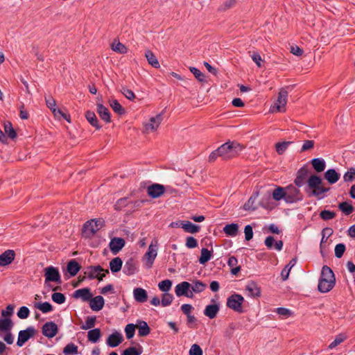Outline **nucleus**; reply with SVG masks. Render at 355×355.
<instances>
[{
  "instance_id": "23",
  "label": "nucleus",
  "mask_w": 355,
  "mask_h": 355,
  "mask_svg": "<svg viewBox=\"0 0 355 355\" xmlns=\"http://www.w3.org/2000/svg\"><path fill=\"white\" fill-rule=\"evenodd\" d=\"M133 295L135 300L139 303H144L146 302L148 299L146 291L141 288H135L133 291Z\"/></svg>"
},
{
  "instance_id": "55",
  "label": "nucleus",
  "mask_w": 355,
  "mask_h": 355,
  "mask_svg": "<svg viewBox=\"0 0 355 355\" xmlns=\"http://www.w3.org/2000/svg\"><path fill=\"white\" fill-rule=\"evenodd\" d=\"M121 92L127 99L130 101H133L135 98L134 92L126 87H122L121 89Z\"/></svg>"
},
{
  "instance_id": "46",
  "label": "nucleus",
  "mask_w": 355,
  "mask_h": 355,
  "mask_svg": "<svg viewBox=\"0 0 355 355\" xmlns=\"http://www.w3.org/2000/svg\"><path fill=\"white\" fill-rule=\"evenodd\" d=\"M338 208L346 215H349L353 211L354 207L347 202H343L338 205Z\"/></svg>"
},
{
  "instance_id": "49",
  "label": "nucleus",
  "mask_w": 355,
  "mask_h": 355,
  "mask_svg": "<svg viewBox=\"0 0 355 355\" xmlns=\"http://www.w3.org/2000/svg\"><path fill=\"white\" fill-rule=\"evenodd\" d=\"M192 293H199L202 292L205 288L206 284L202 283V282L197 281L196 282L193 286H191Z\"/></svg>"
},
{
  "instance_id": "32",
  "label": "nucleus",
  "mask_w": 355,
  "mask_h": 355,
  "mask_svg": "<svg viewBox=\"0 0 355 355\" xmlns=\"http://www.w3.org/2000/svg\"><path fill=\"white\" fill-rule=\"evenodd\" d=\"M85 117L87 121L92 126L95 127L96 130H100L101 128V125H99L98 119L94 112L87 111L85 113Z\"/></svg>"
},
{
  "instance_id": "2",
  "label": "nucleus",
  "mask_w": 355,
  "mask_h": 355,
  "mask_svg": "<svg viewBox=\"0 0 355 355\" xmlns=\"http://www.w3.org/2000/svg\"><path fill=\"white\" fill-rule=\"evenodd\" d=\"M244 146L236 141H227L218 147L220 157L224 160L230 159L239 155Z\"/></svg>"
},
{
  "instance_id": "51",
  "label": "nucleus",
  "mask_w": 355,
  "mask_h": 355,
  "mask_svg": "<svg viewBox=\"0 0 355 355\" xmlns=\"http://www.w3.org/2000/svg\"><path fill=\"white\" fill-rule=\"evenodd\" d=\"M355 179V168L351 167L349 170L344 174L343 180L346 182H352Z\"/></svg>"
},
{
  "instance_id": "20",
  "label": "nucleus",
  "mask_w": 355,
  "mask_h": 355,
  "mask_svg": "<svg viewBox=\"0 0 355 355\" xmlns=\"http://www.w3.org/2000/svg\"><path fill=\"white\" fill-rule=\"evenodd\" d=\"M89 301H90V308L92 309V310L94 311H101L103 308L105 304L104 299L101 295H98L93 298H91Z\"/></svg>"
},
{
  "instance_id": "25",
  "label": "nucleus",
  "mask_w": 355,
  "mask_h": 355,
  "mask_svg": "<svg viewBox=\"0 0 355 355\" xmlns=\"http://www.w3.org/2000/svg\"><path fill=\"white\" fill-rule=\"evenodd\" d=\"M245 290L248 291V295L251 297H256L260 296V288L254 282H249L245 286Z\"/></svg>"
},
{
  "instance_id": "6",
  "label": "nucleus",
  "mask_w": 355,
  "mask_h": 355,
  "mask_svg": "<svg viewBox=\"0 0 355 355\" xmlns=\"http://www.w3.org/2000/svg\"><path fill=\"white\" fill-rule=\"evenodd\" d=\"M288 92L286 88H282L278 94L277 101L270 108L272 112H284L287 103Z\"/></svg>"
},
{
  "instance_id": "7",
  "label": "nucleus",
  "mask_w": 355,
  "mask_h": 355,
  "mask_svg": "<svg viewBox=\"0 0 355 355\" xmlns=\"http://www.w3.org/2000/svg\"><path fill=\"white\" fill-rule=\"evenodd\" d=\"M108 270H104L101 266H91L85 269V275L90 279H97L102 281L106 274H108Z\"/></svg>"
},
{
  "instance_id": "28",
  "label": "nucleus",
  "mask_w": 355,
  "mask_h": 355,
  "mask_svg": "<svg viewBox=\"0 0 355 355\" xmlns=\"http://www.w3.org/2000/svg\"><path fill=\"white\" fill-rule=\"evenodd\" d=\"M80 269V266L78 263L73 259L71 260L67 266V270L69 273L70 277H74L78 272Z\"/></svg>"
},
{
  "instance_id": "40",
  "label": "nucleus",
  "mask_w": 355,
  "mask_h": 355,
  "mask_svg": "<svg viewBox=\"0 0 355 355\" xmlns=\"http://www.w3.org/2000/svg\"><path fill=\"white\" fill-rule=\"evenodd\" d=\"M4 131L8 137L10 139H15L17 137V133L12 127V123L10 121H7L4 123Z\"/></svg>"
},
{
  "instance_id": "24",
  "label": "nucleus",
  "mask_w": 355,
  "mask_h": 355,
  "mask_svg": "<svg viewBox=\"0 0 355 355\" xmlns=\"http://www.w3.org/2000/svg\"><path fill=\"white\" fill-rule=\"evenodd\" d=\"M340 174L335 169H328L324 173L325 180L331 184H335L340 179Z\"/></svg>"
},
{
  "instance_id": "18",
  "label": "nucleus",
  "mask_w": 355,
  "mask_h": 355,
  "mask_svg": "<svg viewBox=\"0 0 355 355\" xmlns=\"http://www.w3.org/2000/svg\"><path fill=\"white\" fill-rule=\"evenodd\" d=\"M15 253L12 250H7L3 253L0 254V266H6L14 260Z\"/></svg>"
},
{
  "instance_id": "48",
  "label": "nucleus",
  "mask_w": 355,
  "mask_h": 355,
  "mask_svg": "<svg viewBox=\"0 0 355 355\" xmlns=\"http://www.w3.org/2000/svg\"><path fill=\"white\" fill-rule=\"evenodd\" d=\"M53 114L54 116L58 119H64L69 123L71 122L70 115L67 113L63 112L60 109H57V108L54 109Z\"/></svg>"
},
{
  "instance_id": "63",
  "label": "nucleus",
  "mask_w": 355,
  "mask_h": 355,
  "mask_svg": "<svg viewBox=\"0 0 355 355\" xmlns=\"http://www.w3.org/2000/svg\"><path fill=\"white\" fill-rule=\"evenodd\" d=\"M141 354V351L137 349L135 347H130L125 349L122 355H140Z\"/></svg>"
},
{
  "instance_id": "47",
  "label": "nucleus",
  "mask_w": 355,
  "mask_h": 355,
  "mask_svg": "<svg viewBox=\"0 0 355 355\" xmlns=\"http://www.w3.org/2000/svg\"><path fill=\"white\" fill-rule=\"evenodd\" d=\"M171 286L172 282L169 279L163 280L158 284L159 289L164 293H168L171 290Z\"/></svg>"
},
{
  "instance_id": "8",
  "label": "nucleus",
  "mask_w": 355,
  "mask_h": 355,
  "mask_svg": "<svg viewBox=\"0 0 355 355\" xmlns=\"http://www.w3.org/2000/svg\"><path fill=\"white\" fill-rule=\"evenodd\" d=\"M244 298L239 294H233L230 295L227 300V306L239 313H243V303Z\"/></svg>"
},
{
  "instance_id": "37",
  "label": "nucleus",
  "mask_w": 355,
  "mask_h": 355,
  "mask_svg": "<svg viewBox=\"0 0 355 355\" xmlns=\"http://www.w3.org/2000/svg\"><path fill=\"white\" fill-rule=\"evenodd\" d=\"M311 164L316 172H322L325 169L326 164L323 159L314 158L311 160Z\"/></svg>"
},
{
  "instance_id": "50",
  "label": "nucleus",
  "mask_w": 355,
  "mask_h": 355,
  "mask_svg": "<svg viewBox=\"0 0 355 355\" xmlns=\"http://www.w3.org/2000/svg\"><path fill=\"white\" fill-rule=\"evenodd\" d=\"M346 338L347 337L345 334H339V335L336 336L335 339L334 340V341H332L329 344V349L335 348L336 346H338V345L342 343L346 339Z\"/></svg>"
},
{
  "instance_id": "27",
  "label": "nucleus",
  "mask_w": 355,
  "mask_h": 355,
  "mask_svg": "<svg viewBox=\"0 0 355 355\" xmlns=\"http://www.w3.org/2000/svg\"><path fill=\"white\" fill-rule=\"evenodd\" d=\"M219 311V306L216 304L207 305L205 310L204 314L210 319L214 318Z\"/></svg>"
},
{
  "instance_id": "52",
  "label": "nucleus",
  "mask_w": 355,
  "mask_h": 355,
  "mask_svg": "<svg viewBox=\"0 0 355 355\" xmlns=\"http://www.w3.org/2000/svg\"><path fill=\"white\" fill-rule=\"evenodd\" d=\"M136 324H128L125 327L126 338L130 339L135 336Z\"/></svg>"
},
{
  "instance_id": "29",
  "label": "nucleus",
  "mask_w": 355,
  "mask_h": 355,
  "mask_svg": "<svg viewBox=\"0 0 355 355\" xmlns=\"http://www.w3.org/2000/svg\"><path fill=\"white\" fill-rule=\"evenodd\" d=\"M223 232L227 236L234 237L236 236L239 232V225L236 223L226 225L223 227Z\"/></svg>"
},
{
  "instance_id": "19",
  "label": "nucleus",
  "mask_w": 355,
  "mask_h": 355,
  "mask_svg": "<svg viewBox=\"0 0 355 355\" xmlns=\"http://www.w3.org/2000/svg\"><path fill=\"white\" fill-rule=\"evenodd\" d=\"M123 341L122 335L117 331L110 335L107 339V345L111 347H115L119 345Z\"/></svg>"
},
{
  "instance_id": "16",
  "label": "nucleus",
  "mask_w": 355,
  "mask_h": 355,
  "mask_svg": "<svg viewBox=\"0 0 355 355\" xmlns=\"http://www.w3.org/2000/svg\"><path fill=\"white\" fill-rule=\"evenodd\" d=\"M148 194L153 198H156L161 196L165 191L164 187L162 184H154L149 186L147 189Z\"/></svg>"
},
{
  "instance_id": "34",
  "label": "nucleus",
  "mask_w": 355,
  "mask_h": 355,
  "mask_svg": "<svg viewBox=\"0 0 355 355\" xmlns=\"http://www.w3.org/2000/svg\"><path fill=\"white\" fill-rule=\"evenodd\" d=\"M109 104L113 111L116 114L123 115L125 113V109L121 106L117 100L110 99Z\"/></svg>"
},
{
  "instance_id": "26",
  "label": "nucleus",
  "mask_w": 355,
  "mask_h": 355,
  "mask_svg": "<svg viewBox=\"0 0 355 355\" xmlns=\"http://www.w3.org/2000/svg\"><path fill=\"white\" fill-rule=\"evenodd\" d=\"M136 327L138 329V334L139 336H146L150 332V329L147 322L144 320H137Z\"/></svg>"
},
{
  "instance_id": "42",
  "label": "nucleus",
  "mask_w": 355,
  "mask_h": 355,
  "mask_svg": "<svg viewBox=\"0 0 355 355\" xmlns=\"http://www.w3.org/2000/svg\"><path fill=\"white\" fill-rule=\"evenodd\" d=\"M211 257V252L207 248H202L201 250V254L199 258V263L200 264H205L210 260Z\"/></svg>"
},
{
  "instance_id": "17",
  "label": "nucleus",
  "mask_w": 355,
  "mask_h": 355,
  "mask_svg": "<svg viewBox=\"0 0 355 355\" xmlns=\"http://www.w3.org/2000/svg\"><path fill=\"white\" fill-rule=\"evenodd\" d=\"M73 297L76 299H81L83 302H87L92 298V294L89 288H84L75 291Z\"/></svg>"
},
{
  "instance_id": "59",
  "label": "nucleus",
  "mask_w": 355,
  "mask_h": 355,
  "mask_svg": "<svg viewBox=\"0 0 355 355\" xmlns=\"http://www.w3.org/2000/svg\"><path fill=\"white\" fill-rule=\"evenodd\" d=\"M320 216L324 220H330L336 216V213L329 210H323L320 212Z\"/></svg>"
},
{
  "instance_id": "64",
  "label": "nucleus",
  "mask_w": 355,
  "mask_h": 355,
  "mask_svg": "<svg viewBox=\"0 0 355 355\" xmlns=\"http://www.w3.org/2000/svg\"><path fill=\"white\" fill-rule=\"evenodd\" d=\"M189 355H202V350L197 344H193L189 350Z\"/></svg>"
},
{
  "instance_id": "43",
  "label": "nucleus",
  "mask_w": 355,
  "mask_h": 355,
  "mask_svg": "<svg viewBox=\"0 0 355 355\" xmlns=\"http://www.w3.org/2000/svg\"><path fill=\"white\" fill-rule=\"evenodd\" d=\"M35 307L40 310L42 313H46L51 312L53 310L52 305L47 302L42 303H37L35 305Z\"/></svg>"
},
{
  "instance_id": "45",
  "label": "nucleus",
  "mask_w": 355,
  "mask_h": 355,
  "mask_svg": "<svg viewBox=\"0 0 355 355\" xmlns=\"http://www.w3.org/2000/svg\"><path fill=\"white\" fill-rule=\"evenodd\" d=\"M292 144V141H282L279 142L275 144L276 151L279 155H282L286 150L288 148V146Z\"/></svg>"
},
{
  "instance_id": "33",
  "label": "nucleus",
  "mask_w": 355,
  "mask_h": 355,
  "mask_svg": "<svg viewBox=\"0 0 355 355\" xmlns=\"http://www.w3.org/2000/svg\"><path fill=\"white\" fill-rule=\"evenodd\" d=\"M123 265L122 259L120 257H115L110 261V268L112 272H117L121 270Z\"/></svg>"
},
{
  "instance_id": "57",
  "label": "nucleus",
  "mask_w": 355,
  "mask_h": 355,
  "mask_svg": "<svg viewBox=\"0 0 355 355\" xmlns=\"http://www.w3.org/2000/svg\"><path fill=\"white\" fill-rule=\"evenodd\" d=\"M51 298L54 302L60 304H63L66 300L64 295L61 293H53Z\"/></svg>"
},
{
  "instance_id": "22",
  "label": "nucleus",
  "mask_w": 355,
  "mask_h": 355,
  "mask_svg": "<svg viewBox=\"0 0 355 355\" xmlns=\"http://www.w3.org/2000/svg\"><path fill=\"white\" fill-rule=\"evenodd\" d=\"M97 112L105 123H110L111 116L109 110L100 103H97Z\"/></svg>"
},
{
  "instance_id": "36",
  "label": "nucleus",
  "mask_w": 355,
  "mask_h": 355,
  "mask_svg": "<svg viewBox=\"0 0 355 355\" xmlns=\"http://www.w3.org/2000/svg\"><path fill=\"white\" fill-rule=\"evenodd\" d=\"M101 336V332L100 329L98 328L91 329L87 333L88 340L93 343H97L100 339Z\"/></svg>"
},
{
  "instance_id": "12",
  "label": "nucleus",
  "mask_w": 355,
  "mask_h": 355,
  "mask_svg": "<svg viewBox=\"0 0 355 355\" xmlns=\"http://www.w3.org/2000/svg\"><path fill=\"white\" fill-rule=\"evenodd\" d=\"M45 282H53L58 284L61 283V277L58 268L49 266L44 269Z\"/></svg>"
},
{
  "instance_id": "60",
  "label": "nucleus",
  "mask_w": 355,
  "mask_h": 355,
  "mask_svg": "<svg viewBox=\"0 0 355 355\" xmlns=\"http://www.w3.org/2000/svg\"><path fill=\"white\" fill-rule=\"evenodd\" d=\"M345 251V245L343 243H338L335 247V255L338 258H341Z\"/></svg>"
},
{
  "instance_id": "9",
  "label": "nucleus",
  "mask_w": 355,
  "mask_h": 355,
  "mask_svg": "<svg viewBox=\"0 0 355 355\" xmlns=\"http://www.w3.org/2000/svg\"><path fill=\"white\" fill-rule=\"evenodd\" d=\"M163 120V113H159L149 119L147 123L144 124V132L150 133L155 132Z\"/></svg>"
},
{
  "instance_id": "44",
  "label": "nucleus",
  "mask_w": 355,
  "mask_h": 355,
  "mask_svg": "<svg viewBox=\"0 0 355 355\" xmlns=\"http://www.w3.org/2000/svg\"><path fill=\"white\" fill-rule=\"evenodd\" d=\"M112 49L121 54H125L128 52L127 47L120 42H114L112 45Z\"/></svg>"
},
{
  "instance_id": "54",
  "label": "nucleus",
  "mask_w": 355,
  "mask_h": 355,
  "mask_svg": "<svg viewBox=\"0 0 355 355\" xmlns=\"http://www.w3.org/2000/svg\"><path fill=\"white\" fill-rule=\"evenodd\" d=\"M96 323V317L90 316L87 317L85 324L81 327L82 329H89L94 327Z\"/></svg>"
},
{
  "instance_id": "53",
  "label": "nucleus",
  "mask_w": 355,
  "mask_h": 355,
  "mask_svg": "<svg viewBox=\"0 0 355 355\" xmlns=\"http://www.w3.org/2000/svg\"><path fill=\"white\" fill-rule=\"evenodd\" d=\"M189 71L193 74L198 80L200 82L205 81V75L199 69L194 67H190Z\"/></svg>"
},
{
  "instance_id": "61",
  "label": "nucleus",
  "mask_w": 355,
  "mask_h": 355,
  "mask_svg": "<svg viewBox=\"0 0 355 355\" xmlns=\"http://www.w3.org/2000/svg\"><path fill=\"white\" fill-rule=\"evenodd\" d=\"M315 142L313 140H305L300 149V153L311 150L314 147Z\"/></svg>"
},
{
  "instance_id": "11",
  "label": "nucleus",
  "mask_w": 355,
  "mask_h": 355,
  "mask_svg": "<svg viewBox=\"0 0 355 355\" xmlns=\"http://www.w3.org/2000/svg\"><path fill=\"white\" fill-rule=\"evenodd\" d=\"M35 333L36 331L33 327H28L26 329L20 331L17 345L19 347H22L26 342L35 336Z\"/></svg>"
},
{
  "instance_id": "38",
  "label": "nucleus",
  "mask_w": 355,
  "mask_h": 355,
  "mask_svg": "<svg viewBox=\"0 0 355 355\" xmlns=\"http://www.w3.org/2000/svg\"><path fill=\"white\" fill-rule=\"evenodd\" d=\"M13 327V323L10 318L0 319V331H10Z\"/></svg>"
},
{
  "instance_id": "13",
  "label": "nucleus",
  "mask_w": 355,
  "mask_h": 355,
  "mask_svg": "<svg viewBox=\"0 0 355 355\" xmlns=\"http://www.w3.org/2000/svg\"><path fill=\"white\" fill-rule=\"evenodd\" d=\"M58 326L53 322H46L42 327V334L49 338H53L58 334Z\"/></svg>"
},
{
  "instance_id": "21",
  "label": "nucleus",
  "mask_w": 355,
  "mask_h": 355,
  "mask_svg": "<svg viewBox=\"0 0 355 355\" xmlns=\"http://www.w3.org/2000/svg\"><path fill=\"white\" fill-rule=\"evenodd\" d=\"M180 225L181 227L188 233L195 234L200 231V227L199 225L193 224L191 222L188 220H181L180 221Z\"/></svg>"
},
{
  "instance_id": "58",
  "label": "nucleus",
  "mask_w": 355,
  "mask_h": 355,
  "mask_svg": "<svg viewBox=\"0 0 355 355\" xmlns=\"http://www.w3.org/2000/svg\"><path fill=\"white\" fill-rule=\"evenodd\" d=\"M333 233V231L331 228H324L322 231V238L321 239L320 242V248L322 247L323 243H326L327 241V239L329 236H331Z\"/></svg>"
},
{
  "instance_id": "3",
  "label": "nucleus",
  "mask_w": 355,
  "mask_h": 355,
  "mask_svg": "<svg viewBox=\"0 0 355 355\" xmlns=\"http://www.w3.org/2000/svg\"><path fill=\"white\" fill-rule=\"evenodd\" d=\"M104 220L101 218L92 219L87 221L83 227V235L86 239L92 238L94 234L103 227Z\"/></svg>"
},
{
  "instance_id": "1",
  "label": "nucleus",
  "mask_w": 355,
  "mask_h": 355,
  "mask_svg": "<svg viewBox=\"0 0 355 355\" xmlns=\"http://www.w3.org/2000/svg\"><path fill=\"white\" fill-rule=\"evenodd\" d=\"M335 283L336 279L332 270L327 266H324L319 279L318 291L323 293H327L334 288Z\"/></svg>"
},
{
  "instance_id": "35",
  "label": "nucleus",
  "mask_w": 355,
  "mask_h": 355,
  "mask_svg": "<svg viewBox=\"0 0 355 355\" xmlns=\"http://www.w3.org/2000/svg\"><path fill=\"white\" fill-rule=\"evenodd\" d=\"M286 193L288 194L289 197L292 200V202H295L300 199V190L295 187L294 186H289L286 188Z\"/></svg>"
},
{
  "instance_id": "41",
  "label": "nucleus",
  "mask_w": 355,
  "mask_h": 355,
  "mask_svg": "<svg viewBox=\"0 0 355 355\" xmlns=\"http://www.w3.org/2000/svg\"><path fill=\"white\" fill-rule=\"evenodd\" d=\"M63 353L66 355H76L78 353V346L72 343H69L63 349Z\"/></svg>"
},
{
  "instance_id": "56",
  "label": "nucleus",
  "mask_w": 355,
  "mask_h": 355,
  "mask_svg": "<svg viewBox=\"0 0 355 355\" xmlns=\"http://www.w3.org/2000/svg\"><path fill=\"white\" fill-rule=\"evenodd\" d=\"M173 297L171 294H170L168 293H164L162 297V301H161L162 305L163 306H168L171 304V302H173Z\"/></svg>"
},
{
  "instance_id": "5",
  "label": "nucleus",
  "mask_w": 355,
  "mask_h": 355,
  "mask_svg": "<svg viewBox=\"0 0 355 355\" xmlns=\"http://www.w3.org/2000/svg\"><path fill=\"white\" fill-rule=\"evenodd\" d=\"M307 184L308 187L312 189L311 195L316 197H320L329 190V188L324 187L322 185V179L316 175H311L308 179Z\"/></svg>"
},
{
  "instance_id": "39",
  "label": "nucleus",
  "mask_w": 355,
  "mask_h": 355,
  "mask_svg": "<svg viewBox=\"0 0 355 355\" xmlns=\"http://www.w3.org/2000/svg\"><path fill=\"white\" fill-rule=\"evenodd\" d=\"M137 270L135 263L132 260H128L125 262L123 272L127 275H132L135 273Z\"/></svg>"
},
{
  "instance_id": "62",
  "label": "nucleus",
  "mask_w": 355,
  "mask_h": 355,
  "mask_svg": "<svg viewBox=\"0 0 355 355\" xmlns=\"http://www.w3.org/2000/svg\"><path fill=\"white\" fill-rule=\"evenodd\" d=\"M29 313L30 311L26 306H21L17 312V316L20 319H26L28 317Z\"/></svg>"
},
{
  "instance_id": "15",
  "label": "nucleus",
  "mask_w": 355,
  "mask_h": 355,
  "mask_svg": "<svg viewBox=\"0 0 355 355\" xmlns=\"http://www.w3.org/2000/svg\"><path fill=\"white\" fill-rule=\"evenodd\" d=\"M125 240L122 238L114 237L111 239L109 246L113 254L118 253L125 245Z\"/></svg>"
},
{
  "instance_id": "31",
  "label": "nucleus",
  "mask_w": 355,
  "mask_h": 355,
  "mask_svg": "<svg viewBox=\"0 0 355 355\" xmlns=\"http://www.w3.org/2000/svg\"><path fill=\"white\" fill-rule=\"evenodd\" d=\"M145 57L148 64H150L152 67H155V69H158L160 67V64L157 58L151 51H146L145 53Z\"/></svg>"
},
{
  "instance_id": "30",
  "label": "nucleus",
  "mask_w": 355,
  "mask_h": 355,
  "mask_svg": "<svg viewBox=\"0 0 355 355\" xmlns=\"http://www.w3.org/2000/svg\"><path fill=\"white\" fill-rule=\"evenodd\" d=\"M307 174L308 171L306 168H300L298 171L297 175L294 181L295 184L299 187H302L304 184Z\"/></svg>"
},
{
  "instance_id": "10",
  "label": "nucleus",
  "mask_w": 355,
  "mask_h": 355,
  "mask_svg": "<svg viewBox=\"0 0 355 355\" xmlns=\"http://www.w3.org/2000/svg\"><path fill=\"white\" fill-rule=\"evenodd\" d=\"M191 284L187 282H182L176 285L175 293L178 297L185 296L189 298L193 297L192 291L190 290Z\"/></svg>"
},
{
  "instance_id": "14",
  "label": "nucleus",
  "mask_w": 355,
  "mask_h": 355,
  "mask_svg": "<svg viewBox=\"0 0 355 355\" xmlns=\"http://www.w3.org/2000/svg\"><path fill=\"white\" fill-rule=\"evenodd\" d=\"M272 198L274 200L279 201L282 199H284L286 202L292 203V200L286 193V189L282 187L276 188L272 192Z\"/></svg>"
},
{
  "instance_id": "4",
  "label": "nucleus",
  "mask_w": 355,
  "mask_h": 355,
  "mask_svg": "<svg viewBox=\"0 0 355 355\" xmlns=\"http://www.w3.org/2000/svg\"><path fill=\"white\" fill-rule=\"evenodd\" d=\"M158 240L155 238L152 240L147 252L144 254L142 261L146 268H150L157 255Z\"/></svg>"
}]
</instances>
